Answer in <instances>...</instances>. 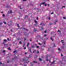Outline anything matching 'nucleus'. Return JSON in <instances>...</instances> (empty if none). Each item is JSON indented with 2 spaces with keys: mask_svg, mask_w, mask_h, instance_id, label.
Returning <instances> with one entry per match:
<instances>
[{
  "mask_svg": "<svg viewBox=\"0 0 66 66\" xmlns=\"http://www.w3.org/2000/svg\"><path fill=\"white\" fill-rule=\"evenodd\" d=\"M14 60V58L12 59V60H10V59H9L8 60H7V63H9H9H11L12 62H13L12 61Z\"/></svg>",
  "mask_w": 66,
  "mask_h": 66,
  "instance_id": "f257e3e1",
  "label": "nucleus"
},
{
  "mask_svg": "<svg viewBox=\"0 0 66 66\" xmlns=\"http://www.w3.org/2000/svg\"><path fill=\"white\" fill-rule=\"evenodd\" d=\"M25 61V63H29V62H30V61H28V62H27V61H28V60H27L26 59H23V60L22 61L23 62V61Z\"/></svg>",
  "mask_w": 66,
  "mask_h": 66,
  "instance_id": "f03ea898",
  "label": "nucleus"
},
{
  "mask_svg": "<svg viewBox=\"0 0 66 66\" xmlns=\"http://www.w3.org/2000/svg\"><path fill=\"white\" fill-rule=\"evenodd\" d=\"M40 26H45V23H41L40 24Z\"/></svg>",
  "mask_w": 66,
  "mask_h": 66,
  "instance_id": "7ed1b4c3",
  "label": "nucleus"
},
{
  "mask_svg": "<svg viewBox=\"0 0 66 66\" xmlns=\"http://www.w3.org/2000/svg\"><path fill=\"white\" fill-rule=\"evenodd\" d=\"M62 60L63 61H66V60H65V57L64 56L62 57Z\"/></svg>",
  "mask_w": 66,
  "mask_h": 66,
  "instance_id": "20e7f679",
  "label": "nucleus"
},
{
  "mask_svg": "<svg viewBox=\"0 0 66 66\" xmlns=\"http://www.w3.org/2000/svg\"><path fill=\"white\" fill-rule=\"evenodd\" d=\"M15 52L17 54V53H18V51L16 50H15L14 51H13V53H15Z\"/></svg>",
  "mask_w": 66,
  "mask_h": 66,
  "instance_id": "39448f33",
  "label": "nucleus"
},
{
  "mask_svg": "<svg viewBox=\"0 0 66 66\" xmlns=\"http://www.w3.org/2000/svg\"><path fill=\"white\" fill-rule=\"evenodd\" d=\"M36 31H37V30H36V29L35 28H34V32L35 33V32H36Z\"/></svg>",
  "mask_w": 66,
  "mask_h": 66,
  "instance_id": "423d86ee",
  "label": "nucleus"
},
{
  "mask_svg": "<svg viewBox=\"0 0 66 66\" xmlns=\"http://www.w3.org/2000/svg\"><path fill=\"white\" fill-rule=\"evenodd\" d=\"M45 2H42V3L40 4V5H42V4H43V5H45Z\"/></svg>",
  "mask_w": 66,
  "mask_h": 66,
  "instance_id": "0eeeda50",
  "label": "nucleus"
},
{
  "mask_svg": "<svg viewBox=\"0 0 66 66\" xmlns=\"http://www.w3.org/2000/svg\"><path fill=\"white\" fill-rule=\"evenodd\" d=\"M8 50H9L10 51H11L12 50V49H11V48L10 47H9V48H8Z\"/></svg>",
  "mask_w": 66,
  "mask_h": 66,
  "instance_id": "6e6552de",
  "label": "nucleus"
},
{
  "mask_svg": "<svg viewBox=\"0 0 66 66\" xmlns=\"http://www.w3.org/2000/svg\"><path fill=\"white\" fill-rule=\"evenodd\" d=\"M41 29L43 31V30H44V27H43V26L41 27Z\"/></svg>",
  "mask_w": 66,
  "mask_h": 66,
  "instance_id": "1a4fd4ad",
  "label": "nucleus"
},
{
  "mask_svg": "<svg viewBox=\"0 0 66 66\" xmlns=\"http://www.w3.org/2000/svg\"><path fill=\"white\" fill-rule=\"evenodd\" d=\"M4 42H7V40L5 39H4Z\"/></svg>",
  "mask_w": 66,
  "mask_h": 66,
  "instance_id": "9d476101",
  "label": "nucleus"
},
{
  "mask_svg": "<svg viewBox=\"0 0 66 66\" xmlns=\"http://www.w3.org/2000/svg\"><path fill=\"white\" fill-rule=\"evenodd\" d=\"M36 23L34 24L35 26H37V23Z\"/></svg>",
  "mask_w": 66,
  "mask_h": 66,
  "instance_id": "9b49d317",
  "label": "nucleus"
},
{
  "mask_svg": "<svg viewBox=\"0 0 66 66\" xmlns=\"http://www.w3.org/2000/svg\"><path fill=\"white\" fill-rule=\"evenodd\" d=\"M39 61H42V59L40 58H39Z\"/></svg>",
  "mask_w": 66,
  "mask_h": 66,
  "instance_id": "f8f14e48",
  "label": "nucleus"
},
{
  "mask_svg": "<svg viewBox=\"0 0 66 66\" xmlns=\"http://www.w3.org/2000/svg\"><path fill=\"white\" fill-rule=\"evenodd\" d=\"M3 22L5 24H6V22Z\"/></svg>",
  "mask_w": 66,
  "mask_h": 66,
  "instance_id": "ddd939ff",
  "label": "nucleus"
},
{
  "mask_svg": "<svg viewBox=\"0 0 66 66\" xmlns=\"http://www.w3.org/2000/svg\"><path fill=\"white\" fill-rule=\"evenodd\" d=\"M33 62L34 63H37V62H36L35 61H33Z\"/></svg>",
  "mask_w": 66,
  "mask_h": 66,
  "instance_id": "4468645a",
  "label": "nucleus"
},
{
  "mask_svg": "<svg viewBox=\"0 0 66 66\" xmlns=\"http://www.w3.org/2000/svg\"><path fill=\"white\" fill-rule=\"evenodd\" d=\"M19 43L20 44H22V43L21 42V41H20L19 42Z\"/></svg>",
  "mask_w": 66,
  "mask_h": 66,
  "instance_id": "2eb2a0df",
  "label": "nucleus"
},
{
  "mask_svg": "<svg viewBox=\"0 0 66 66\" xmlns=\"http://www.w3.org/2000/svg\"><path fill=\"white\" fill-rule=\"evenodd\" d=\"M21 39L20 38H17V40H20V39Z\"/></svg>",
  "mask_w": 66,
  "mask_h": 66,
  "instance_id": "dca6fc26",
  "label": "nucleus"
},
{
  "mask_svg": "<svg viewBox=\"0 0 66 66\" xmlns=\"http://www.w3.org/2000/svg\"><path fill=\"white\" fill-rule=\"evenodd\" d=\"M3 17H5V14H3Z\"/></svg>",
  "mask_w": 66,
  "mask_h": 66,
  "instance_id": "f3484780",
  "label": "nucleus"
},
{
  "mask_svg": "<svg viewBox=\"0 0 66 66\" xmlns=\"http://www.w3.org/2000/svg\"><path fill=\"white\" fill-rule=\"evenodd\" d=\"M51 19V18L50 17H48V20H50Z\"/></svg>",
  "mask_w": 66,
  "mask_h": 66,
  "instance_id": "a211bd4d",
  "label": "nucleus"
},
{
  "mask_svg": "<svg viewBox=\"0 0 66 66\" xmlns=\"http://www.w3.org/2000/svg\"><path fill=\"white\" fill-rule=\"evenodd\" d=\"M58 50H59V51H60L61 50V49H60V48H59L58 49Z\"/></svg>",
  "mask_w": 66,
  "mask_h": 66,
  "instance_id": "6ab92c4d",
  "label": "nucleus"
},
{
  "mask_svg": "<svg viewBox=\"0 0 66 66\" xmlns=\"http://www.w3.org/2000/svg\"><path fill=\"white\" fill-rule=\"evenodd\" d=\"M53 45H54V46H53V47H55V44L54 43L53 44Z\"/></svg>",
  "mask_w": 66,
  "mask_h": 66,
  "instance_id": "aec40b11",
  "label": "nucleus"
},
{
  "mask_svg": "<svg viewBox=\"0 0 66 66\" xmlns=\"http://www.w3.org/2000/svg\"><path fill=\"white\" fill-rule=\"evenodd\" d=\"M12 13H13V12H12V10H10V13L11 14H12Z\"/></svg>",
  "mask_w": 66,
  "mask_h": 66,
  "instance_id": "412c9836",
  "label": "nucleus"
},
{
  "mask_svg": "<svg viewBox=\"0 0 66 66\" xmlns=\"http://www.w3.org/2000/svg\"><path fill=\"white\" fill-rule=\"evenodd\" d=\"M35 23H37V21H36V20H35Z\"/></svg>",
  "mask_w": 66,
  "mask_h": 66,
  "instance_id": "4be33fe9",
  "label": "nucleus"
},
{
  "mask_svg": "<svg viewBox=\"0 0 66 66\" xmlns=\"http://www.w3.org/2000/svg\"><path fill=\"white\" fill-rule=\"evenodd\" d=\"M39 46H37L36 47L37 48H39Z\"/></svg>",
  "mask_w": 66,
  "mask_h": 66,
  "instance_id": "5701e85b",
  "label": "nucleus"
},
{
  "mask_svg": "<svg viewBox=\"0 0 66 66\" xmlns=\"http://www.w3.org/2000/svg\"><path fill=\"white\" fill-rule=\"evenodd\" d=\"M44 5H45V6H47V4H46V3H45V4H44Z\"/></svg>",
  "mask_w": 66,
  "mask_h": 66,
  "instance_id": "b1692460",
  "label": "nucleus"
},
{
  "mask_svg": "<svg viewBox=\"0 0 66 66\" xmlns=\"http://www.w3.org/2000/svg\"><path fill=\"white\" fill-rule=\"evenodd\" d=\"M32 48H34V45H32Z\"/></svg>",
  "mask_w": 66,
  "mask_h": 66,
  "instance_id": "393cba45",
  "label": "nucleus"
},
{
  "mask_svg": "<svg viewBox=\"0 0 66 66\" xmlns=\"http://www.w3.org/2000/svg\"><path fill=\"white\" fill-rule=\"evenodd\" d=\"M27 15H26L25 17V18H24V19H26V18L27 17Z\"/></svg>",
  "mask_w": 66,
  "mask_h": 66,
  "instance_id": "a878e982",
  "label": "nucleus"
},
{
  "mask_svg": "<svg viewBox=\"0 0 66 66\" xmlns=\"http://www.w3.org/2000/svg\"><path fill=\"white\" fill-rule=\"evenodd\" d=\"M47 35H44V37H46V36H47Z\"/></svg>",
  "mask_w": 66,
  "mask_h": 66,
  "instance_id": "bb28decb",
  "label": "nucleus"
},
{
  "mask_svg": "<svg viewBox=\"0 0 66 66\" xmlns=\"http://www.w3.org/2000/svg\"><path fill=\"white\" fill-rule=\"evenodd\" d=\"M63 18L64 19H66V18L65 17H63Z\"/></svg>",
  "mask_w": 66,
  "mask_h": 66,
  "instance_id": "cd10ccee",
  "label": "nucleus"
},
{
  "mask_svg": "<svg viewBox=\"0 0 66 66\" xmlns=\"http://www.w3.org/2000/svg\"><path fill=\"white\" fill-rule=\"evenodd\" d=\"M17 27H18V28H19V27H20L19 26V24H18V25L17 26Z\"/></svg>",
  "mask_w": 66,
  "mask_h": 66,
  "instance_id": "c85d7f7f",
  "label": "nucleus"
},
{
  "mask_svg": "<svg viewBox=\"0 0 66 66\" xmlns=\"http://www.w3.org/2000/svg\"><path fill=\"white\" fill-rule=\"evenodd\" d=\"M39 45H42V43L40 44V43H39Z\"/></svg>",
  "mask_w": 66,
  "mask_h": 66,
  "instance_id": "c756f323",
  "label": "nucleus"
},
{
  "mask_svg": "<svg viewBox=\"0 0 66 66\" xmlns=\"http://www.w3.org/2000/svg\"><path fill=\"white\" fill-rule=\"evenodd\" d=\"M44 45H45L46 44V41H44Z\"/></svg>",
  "mask_w": 66,
  "mask_h": 66,
  "instance_id": "7c9ffc66",
  "label": "nucleus"
},
{
  "mask_svg": "<svg viewBox=\"0 0 66 66\" xmlns=\"http://www.w3.org/2000/svg\"><path fill=\"white\" fill-rule=\"evenodd\" d=\"M8 8H9V5H7L6 6Z\"/></svg>",
  "mask_w": 66,
  "mask_h": 66,
  "instance_id": "2f4dec72",
  "label": "nucleus"
},
{
  "mask_svg": "<svg viewBox=\"0 0 66 66\" xmlns=\"http://www.w3.org/2000/svg\"><path fill=\"white\" fill-rule=\"evenodd\" d=\"M52 24V23H50V25H51V24Z\"/></svg>",
  "mask_w": 66,
  "mask_h": 66,
  "instance_id": "473e14b6",
  "label": "nucleus"
},
{
  "mask_svg": "<svg viewBox=\"0 0 66 66\" xmlns=\"http://www.w3.org/2000/svg\"><path fill=\"white\" fill-rule=\"evenodd\" d=\"M61 56H63V55L62 53L61 54Z\"/></svg>",
  "mask_w": 66,
  "mask_h": 66,
  "instance_id": "72a5a7b5",
  "label": "nucleus"
},
{
  "mask_svg": "<svg viewBox=\"0 0 66 66\" xmlns=\"http://www.w3.org/2000/svg\"><path fill=\"white\" fill-rule=\"evenodd\" d=\"M30 45V43H29L28 42L27 43V45Z\"/></svg>",
  "mask_w": 66,
  "mask_h": 66,
  "instance_id": "f704fd0d",
  "label": "nucleus"
},
{
  "mask_svg": "<svg viewBox=\"0 0 66 66\" xmlns=\"http://www.w3.org/2000/svg\"><path fill=\"white\" fill-rule=\"evenodd\" d=\"M7 40L8 41H9V40H9V38H7Z\"/></svg>",
  "mask_w": 66,
  "mask_h": 66,
  "instance_id": "c9c22d12",
  "label": "nucleus"
},
{
  "mask_svg": "<svg viewBox=\"0 0 66 66\" xmlns=\"http://www.w3.org/2000/svg\"><path fill=\"white\" fill-rule=\"evenodd\" d=\"M23 29H24V31H25L26 30V28H23Z\"/></svg>",
  "mask_w": 66,
  "mask_h": 66,
  "instance_id": "e433bc0d",
  "label": "nucleus"
},
{
  "mask_svg": "<svg viewBox=\"0 0 66 66\" xmlns=\"http://www.w3.org/2000/svg\"><path fill=\"white\" fill-rule=\"evenodd\" d=\"M5 50H4V51H3V52L4 53H5Z\"/></svg>",
  "mask_w": 66,
  "mask_h": 66,
  "instance_id": "4c0bfd02",
  "label": "nucleus"
},
{
  "mask_svg": "<svg viewBox=\"0 0 66 66\" xmlns=\"http://www.w3.org/2000/svg\"><path fill=\"white\" fill-rule=\"evenodd\" d=\"M2 63L1 62H0V65H2Z\"/></svg>",
  "mask_w": 66,
  "mask_h": 66,
  "instance_id": "58836bf2",
  "label": "nucleus"
},
{
  "mask_svg": "<svg viewBox=\"0 0 66 66\" xmlns=\"http://www.w3.org/2000/svg\"><path fill=\"white\" fill-rule=\"evenodd\" d=\"M58 32H60V33H61V31H60V30H58Z\"/></svg>",
  "mask_w": 66,
  "mask_h": 66,
  "instance_id": "ea45409f",
  "label": "nucleus"
},
{
  "mask_svg": "<svg viewBox=\"0 0 66 66\" xmlns=\"http://www.w3.org/2000/svg\"><path fill=\"white\" fill-rule=\"evenodd\" d=\"M46 61H47V62H48V61H49V60L48 59H47L46 60Z\"/></svg>",
  "mask_w": 66,
  "mask_h": 66,
  "instance_id": "a19ab883",
  "label": "nucleus"
},
{
  "mask_svg": "<svg viewBox=\"0 0 66 66\" xmlns=\"http://www.w3.org/2000/svg\"><path fill=\"white\" fill-rule=\"evenodd\" d=\"M24 41H25V40H26V38H24Z\"/></svg>",
  "mask_w": 66,
  "mask_h": 66,
  "instance_id": "79ce46f5",
  "label": "nucleus"
},
{
  "mask_svg": "<svg viewBox=\"0 0 66 66\" xmlns=\"http://www.w3.org/2000/svg\"><path fill=\"white\" fill-rule=\"evenodd\" d=\"M38 17H37L36 18V20H38Z\"/></svg>",
  "mask_w": 66,
  "mask_h": 66,
  "instance_id": "37998d69",
  "label": "nucleus"
},
{
  "mask_svg": "<svg viewBox=\"0 0 66 66\" xmlns=\"http://www.w3.org/2000/svg\"><path fill=\"white\" fill-rule=\"evenodd\" d=\"M53 13H54L53 12H52V13H51V14L52 15V14H53Z\"/></svg>",
  "mask_w": 66,
  "mask_h": 66,
  "instance_id": "c03bdc74",
  "label": "nucleus"
},
{
  "mask_svg": "<svg viewBox=\"0 0 66 66\" xmlns=\"http://www.w3.org/2000/svg\"><path fill=\"white\" fill-rule=\"evenodd\" d=\"M47 5L48 6V7H49V4H48Z\"/></svg>",
  "mask_w": 66,
  "mask_h": 66,
  "instance_id": "a18cd8bd",
  "label": "nucleus"
},
{
  "mask_svg": "<svg viewBox=\"0 0 66 66\" xmlns=\"http://www.w3.org/2000/svg\"><path fill=\"white\" fill-rule=\"evenodd\" d=\"M24 49H26V47H25L24 48Z\"/></svg>",
  "mask_w": 66,
  "mask_h": 66,
  "instance_id": "49530a36",
  "label": "nucleus"
},
{
  "mask_svg": "<svg viewBox=\"0 0 66 66\" xmlns=\"http://www.w3.org/2000/svg\"><path fill=\"white\" fill-rule=\"evenodd\" d=\"M2 24V23H0V25H1V24Z\"/></svg>",
  "mask_w": 66,
  "mask_h": 66,
  "instance_id": "de8ad7c7",
  "label": "nucleus"
},
{
  "mask_svg": "<svg viewBox=\"0 0 66 66\" xmlns=\"http://www.w3.org/2000/svg\"><path fill=\"white\" fill-rule=\"evenodd\" d=\"M26 31H29V30H28V29H26Z\"/></svg>",
  "mask_w": 66,
  "mask_h": 66,
  "instance_id": "09e8293b",
  "label": "nucleus"
},
{
  "mask_svg": "<svg viewBox=\"0 0 66 66\" xmlns=\"http://www.w3.org/2000/svg\"><path fill=\"white\" fill-rule=\"evenodd\" d=\"M62 44H63V43H65V42H62Z\"/></svg>",
  "mask_w": 66,
  "mask_h": 66,
  "instance_id": "8fccbe9b",
  "label": "nucleus"
},
{
  "mask_svg": "<svg viewBox=\"0 0 66 66\" xmlns=\"http://www.w3.org/2000/svg\"><path fill=\"white\" fill-rule=\"evenodd\" d=\"M33 65H34V64H31V66H33Z\"/></svg>",
  "mask_w": 66,
  "mask_h": 66,
  "instance_id": "3c124183",
  "label": "nucleus"
},
{
  "mask_svg": "<svg viewBox=\"0 0 66 66\" xmlns=\"http://www.w3.org/2000/svg\"><path fill=\"white\" fill-rule=\"evenodd\" d=\"M27 1V0H23V1Z\"/></svg>",
  "mask_w": 66,
  "mask_h": 66,
  "instance_id": "603ef678",
  "label": "nucleus"
},
{
  "mask_svg": "<svg viewBox=\"0 0 66 66\" xmlns=\"http://www.w3.org/2000/svg\"><path fill=\"white\" fill-rule=\"evenodd\" d=\"M46 32H47V31H44V33H46Z\"/></svg>",
  "mask_w": 66,
  "mask_h": 66,
  "instance_id": "864d4df0",
  "label": "nucleus"
},
{
  "mask_svg": "<svg viewBox=\"0 0 66 66\" xmlns=\"http://www.w3.org/2000/svg\"><path fill=\"white\" fill-rule=\"evenodd\" d=\"M63 46H65V44H63Z\"/></svg>",
  "mask_w": 66,
  "mask_h": 66,
  "instance_id": "5fc2aeb1",
  "label": "nucleus"
},
{
  "mask_svg": "<svg viewBox=\"0 0 66 66\" xmlns=\"http://www.w3.org/2000/svg\"><path fill=\"white\" fill-rule=\"evenodd\" d=\"M55 22H57V20H56L55 21Z\"/></svg>",
  "mask_w": 66,
  "mask_h": 66,
  "instance_id": "6e6d98bb",
  "label": "nucleus"
},
{
  "mask_svg": "<svg viewBox=\"0 0 66 66\" xmlns=\"http://www.w3.org/2000/svg\"><path fill=\"white\" fill-rule=\"evenodd\" d=\"M56 22H54V24H56Z\"/></svg>",
  "mask_w": 66,
  "mask_h": 66,
  "instance_id": "4d7b16f0",
  "label": "nucleus"
},
{
  "mask_svg": "<svg viewBox=\"0 0 66 66\" xmlns=\"http://www.w3.org/2000/svg\"><path fill=\"white\" fill-rule=\"evenodd\" d=\"M6 47H8V44H7L6 45Z\"/></svg>",
  "mask_w": 66,
  "mask_h": 66,
  "instance_id": "13d9d810",
  "label": "nucleus"
},
{
  "mask_svg": "<svg viewBox=\"0 0 66 66\" xmlns=\"http://www.w3.org/2000/svg\"><path fill=\"white\" fill-rule=\"evenodd\" d=\"M61 42H64V40H61Z\"/></svg>",
  "mask_w": 66,
  "mask_h": 66,
  "instance_id": "bf43d9fd",
  "label": "nucleus"
},
{
  "mask_svg": "<svg viewBox=\"0 0 66 66\" xmlns=\"http://www.w3.org/2000/svg\"><path fill=\"white\" fill-rule=\"evenodd\" d=\"M25 54H27V53L25 52Z\"/></svg>",
  "mask_w": 66,
  "mask_h": 66,
  "instance_id": "052dcab7",
  "label": "nucleus"
},
{
  "mask_svg": "<svg viewBox=\"0 0 66 66\" xmlns=\"http://www.w3.org/2000/svg\"><path fill=\"white\" fill-rule=\"evenodd\" d=\"M48 51H50V49H48Z\"/></svg>",
  "mask_w": 66,
  "mask_h": 66,
  "instance_id": "680f3d73",
  "label": "nucleus"
},
{
  "mask_svg": "<svg viewBox=\"0 0 66 66\" xmlns=\"http://www.w3.org/2000/svg\"><path fill=\"white\" fill-rule=\"evenodd\" d=\"M52 37H51V40H52Z\"/></svg>",
  "mask_w": 66,
  "mask_h": 66,
  "instance_id": "e2e57ef3",
  "label": "nucleus"
},
{
  "mask_svg": "<svg viewBox=\"0 0 66 66\" xmlns=\"http://www.w3.org/2000/svg\"><path fill=\"white\" fill-rule=\"evenodd\" d=\"M52 64H54V62H53L52 63Z\"/></svg>",
  "mask_w": 66,
  "mask_h": 66,
  "instance_id": "0e129e2a",
  "label": "nucleus"
},
{
  "mask_svg": "<svg viewBox=\"0 0 66 66\" xmlns=\"http://www.w3.org/2000/svg\"><path fill=\"white\" fill-rule=\"evenodd\" d=\"M62 7H65V6H63Z\"/></svg>",
  "mask_w": 66,
  "mask_h": 66,
  "instance_id": "69168bd1",
  "label": "nucleus"
},
{
  "mask_svg": "<svg viewBox=\"0 0 66 66\" xmlns=\"http://www.w3.org/2000/svg\"><path fill=\"white\" fill-rule=\"evenodd\" d=\"M11 32H13V31H12V29H11Z\"/></svg>",
  "mask_w": 66,
  "mask_h": 66,
  "instance_id": "338daca9",
  "label": "nucleus"
},
{
  "mask_svg": "<svg viewBox=\"0 0 66 66\" xmlns=\"http://www.w3.org/2000/svg\"><path fill=\"white\" fill-rule=\"evenodd\" d=\"M24 66H27V65H25V64H24Z\"/></svg>",
  "mask_w": 66,
  "mask_h": 66,
  "instance_id": "774afa93",
  "label": "nucleus"
}]
</instances>
